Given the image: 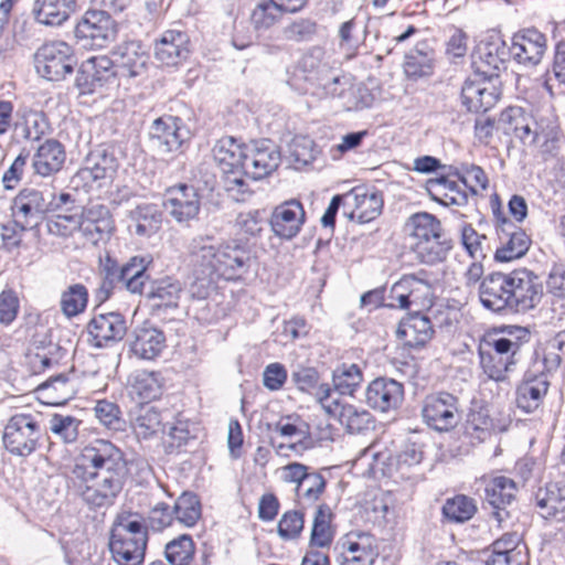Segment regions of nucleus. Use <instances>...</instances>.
Wrapping results in <instances>:
<instances>
[{
	"mask_svg": "<svg viewBox=\"0 0 565 565\" xmlns=\"http://www.w3.org/2000/svg\"><path fill=\"white\" fill-rule=\"evenodd\" d=\"M531 135L533 145H541L544 151L551 152L559 138L558 117L552 106H543L532 114Z\"/></svg>",
	"mask_w": 565,
	"mask_h": 565,
	"instance_id": "nucleus-27",
	"label": "nucleus"
},
{
	"mask_svg": "<svg viewBox=\"0 0 565 565\" xmlns=\"http://www.w3.org/2000/svg\"><path fill=\"white\" fill-rule=\"evenodd\" d=\"M118 168L116 149L109 145H98L87 153L78 173L83 180L110 181Z\"/></svg>",
	"mask_w": 565,
	"mask_h": 565,
	"instance_id": "nucleus-19",
	"label": "nucleus"
},
{
	"mask_svg": "<svg viewBox=\"0 0 565 565\" xmlns=\"http://www.w3.org/2000/svg\"><path fill=\"white\" fill-rule=\"evenodd\" d=\"M505 56L503 42L482 43L473 55L472 65L479 75L492 78L498 76L499 71L503 67Z\"/></svg>",
	"mask_w": 565,
	"mask_h": 565,
	"instance_id": "nucleus-36",
	"label": "nucleus"
},
{
	"mask_svg": "<svg viewBox=\"0 0 565 565\" xmlns=\"http://www.w3.org/2000/svg\"><path fill=\"white\" fill-rule=\"evenodd\" d=\"M181 291V284L178 280H173L168 277L153 281L150 285L147 296L153 301V306L158 308H175L178 306Z\"/></svg>",
	"mask_w": 565,
	"mask_h": 565,
	"instance_id": "nucleus-46",
	"label": "nucleus"
},
{
	"mask_svg": "<svg viewBox=\"0 0 565 565\" xmlns=\"http://www.w3.org/2000/svg\"><path fill=\"white\" fill-rule=\"evenodd\" d=\"M550 381L544 372L526 373L516 388V405L525 413H532L540 407L547 394Z\"/></svg>",
	"mask_w": 565,
	"mask_h": 565,
	"instance_id": "nucleus-32",
	"label": "nucleus"
},
{
	"mask_svg": "<svg viewBox=\"0 0 565 565\" xmlns=\"http://www.w3.org/2000/svg\"><path fill=\"white\" fill-rule=\"evenodd\" d=\"M454 174L461 181L465 188L469 189L471 195H477L489 185L484 170L476 164L463 163L456 168Z\"/></svg>",
	"mask_w": 565,
	"mask_h": 565,
	"instance_id": "nucleus-56",
	"label": "nucleus"
},
{
	"mask_svg": "<svg viewBox=\"0 0 565 565\" xmlns=\"http://www.w3.org/2000/svg\"><path fill=\"white\" fill-rule=\"evenodd\" d=\"M323 50L315 46L302 55L297 65V71L302 74L305 81L320 85L326 65L322 63Z\"/></svg>",
	"mask_w": 565,
	"mask_h": 565,
	"instance_id": "nucleus-52",
	"label": "nucleus"
},
{
	"mask_svg": "<svg viewBox=\"0 0 565 565\" xmlns=\"http://www.w3.org/2000/svg\"><path fill=\"white\" fill-rule=\"evenodd\" d=\"M86 329L88 342L94 348H107L124 339L127 322L120 312L95 313Z\"/></svg>",
	"mask_w": 565,
	"mask_h": 565,
	"instance_id": "nucleus-16",
	"label": "nucleus"
},
{
	"mask_svg": "<svg viewBox=\"0 0 565 565\" xmlns=\"http://www.w3.org/2000/svg\"><path fill=\"white\" fill-rule=\"evenodd\" d=\"M192 281L189 294L194 299L209 297L217 279L237 280L248 273L252 255L237 241L215 244L212 236H196L189 245Z\"/></svg>",
	"mask_w": 565,
	"mask_h": 565,
	"instance_id": "nucleus-2",
	"label": "nucleus"
},
{
	"mask_svg": "<svg viewBox=\"0 0 565 565\" xmlns=\"http://www.w3.org/2000/svg\"><path fill=\"white\" fill-rule=\"evenodd\" d=\"M194 551L192 537L182 534L166 545L164 554L171 565H189L193 559Z\"/></svg>",
	"mask_w": 565,
	"mask_h": 565,
	"instance_id": "nucleus-54",
	"label": "nucleus"
},
{
	"mask_svg": "<svg viewBox=\"0 0 565 565\" xmlns=\"http://www.w3.org/2000/svg\"><path fill=\"white\" fill-rule=\"evenodd\" d=\"M36 391L43 403L63 405L77 393V380L74 375L61 373L40 384Z\"/></svg>",
	"mask_w": 565,
	"mask_h": 565,
	"instance_id": "nucleus-35",
	"label": "nucleus"
},
{
	"mask_svg": "<svg viewBox=\"0 0 565 565\" xmlns=\"http://www.w3.org/2000/svg\"><path fill=\"white\" fill-rule=\"evenodd\" d=\"M20 312V298L12 288L0 292V327L9 328L17 320Z\"/></svg>",
	"mask_w": 565,
	"mask_h": 565,
	"instance_id": "nucleus-60",
	"label": "nucleus"
},
{
	"mask_svg": "<svg viewBox=\"0 0 565 565\" xmlns=\"http://www.w3.org/2000/svg\"><path fill=\"white\" fill-rule=\"evenodd\" d=\"M166 348L164 333L153 326L137 327L132 332L130 351L139 359L153 360Z\"/></svg>",
	"mask_w": 565,
	"mask_h": 565,
	"instance_id": "nucleus-33",
	"label": "nucleus"
},
{
	"mask_svg": "<svg viewBox=\"0 0 565 565\" xmlns=\"http://www.w3.org/2000/svg\"><path fill=\"white\" fill-rule=\"evenodd\" d=\"M527 335L525 329L508 327L486 334L478 347L480 365L489 379L504 381L518 363L522 339Z\"/></svg>",
	"mask_w": 565,
	"mask_h": 565,
	"instance_id": "nucleus-3",
	"label": "nucleus"
},
{
	"mask_svg": "<svg viewBox=\"0 0 565 565\" xmlns=\"http://www.w3.org/2000/svg\"><path fill=\"white\" fill-rule=\"evenodd\" d=\"M363 373L359 365L343 363L333 372V384L335 390L343 395H352L361 385Z\"/></svg>",
	"mask_w": 565,
	"mask_h": 565,
	"instance_id": "nucleus-53",
	"label": "nucleus"
},
{
	"mask_svg": "<svg viewBox=\"0 0 565 565\" xmlns=\"http://www.w3.org/2000/svg\"><path fill=\"white\" fill-rule=\"evenodd\" d=\"M510 273H492L479 285V299L493 312H510Z\"/></svg>",
	"mask_w": 565,
	"mask_h": 565,
	"instance_id": "nucleus-25",
	"label": "nucleus"
},
{
	"mask_svg": "<svg viewBox=\"0 0 565 565\" xmlns=\"http://www.w3.org/2000/svg\"><path fill=\"white\" fill-rule=\"evenodd\" d=\"M516 491L515 482L504 476L495 477L487 484L484 500L490 505V514L499 526L510 519L509 508L515 500Z\"/></svg>",
	"mask_w": 565,
	"mask_h": 565,
	"instance_id": "nucleus-21",
	"label": "nucleus"
},
{
	"mask_svg": "<svg viewBox=\"0 0 565 565\" xmlns=\"http://www.w3.org/2000/svg\"><path fill=\"white\" fill-rule=\"evenodd\" d=\"M175 520L185 526H193L201 516V504L194 493H182L173 507Z\"/></svg>",
	"mask_w": 565,
	"mask_h": 565,
	"instance_id": "nucleus-58",
	"label": "nucleus"
},
{
	"mask_svg": "<svg viewBox=\"0 0 565 565\" xmlns=\"http://www.w3.org/2000/svg\"><path fill=\"white\" fill-rule=\"evenodd\" d=\"M118 24L104 10H87L75 26V39L83 49H104L115 41Z\"/></svg>",
	"mask_w": 565,
	"mask_h": 565,
	"instance_id": "nucleus-9",
	"label": "nucleus"
},
{
	"mask_svg": "<svg viewBox=\"0 0 565 565\" xmlns=\"http://www.w3.org/2000/svg\"><path fill=\"white\" fill-rule=\"evenodd\" d=\"M128 477L122 450L106 439H94L74 460L70 481L75 492L90 508L114 504Z\"/></svg>",
	"mask_w": 565,
	"mask_h": 565,
	"instance_id": "nucleus-1",
	"label": "nucleus"
},
{
	"mask_svg": "<svg viewBox=\"0 0 565 565\" xmlns=\"http://www.w3.org/2000/svg\"><path fill=\"white\" fill-rule=\"evenodd\" d=\"M303 222L305 211L301 203L290 200L275 207L269 224L276 236L291 239L299 233Z\"/></svg>",
	"mask_w": 565,
	"mask_h": 565,
	"instance_id": "nucleus-26",
	"label": "nucleus"
},
{
	"mask_svg": "<svg viewBox=\"0 0 565 565\" xmlns=\"http://www.w3.org/2000/svg\"><path fill=\"white\" fill-rule=\"evenodd\" d=\"M148 531L146 525L131 515H119L115 521L109 550L115 565H139L146 553Z\"/></svg>",
	"mask_w": 565,
	"mask_h": 565,
	"instance_id": "nucleus-6",
	"label": "nucleus"
},
{
	"mask_svg": "<svg viewBox=\"0 0 565 565\" xmlns=\"http://www.w3.org/2000/svg\"><path fill=\"white\" fill-rule=\"evenodd\" d=\"M246 151L247 143L233 137L221 138L213 148L214 160L223 173V188L236 202H245L253 194L244 180Z\"/></svg>",
	"mask_w": 565,
	"mask_h": 565,
	"instance_id": "nucleus-5",
	"label": "nucleus"
},
{
	"mask_svg": "<svg viewBox=\"0 0 565 565\" xmlns=\"http://www.w3.org/2000/svg\"><path fill=\"white\" fill-rule=\"evenodd\" d=\"M114 68L117 76L136 77L141 75L149 60L142 43L138 40L125 41L117 45L113 53Z\"/></svg>",
	"mask_w": 565,
	"mask_h": 565,
	"instance_id": "nucleus-24",
	"label": "nucleus"
},
{
	"mask_svg": "<svg viewBox=\"0 0 565 565\" xmlns=\"http://www.w3.org/2000/svg\"><path fill=\"white\" fill-rule=\"evenodd\" d=\"M404 399V386L390 377H377L366 387L365 402L374 411L387 413L397 409Z\"/></svg>",
	"mask_w": 565,
	"mask_h": 565,
	"instance_id": "nucleus-22",
	"label": "nucleus"
},
{
	"mask_svg": "<svg viewBox=\"0 0 565 565\" xmlns=\"http://www.w3.org/2000/svg\"><path fill=\"white\" fill-rule=\"evenodd\" d=\"M130 426L138 439H150L162 429L161 413L150 404H139L131 409Z\"/></svg>",
	"mask_w": 565,
	"mask_h": 565,
	"instance_id": "nucleus-38",
	"label": "nucleus"
},
{
	"mask_svg": "<svg viewBox=\"0 0 565 565\" xmlns=\"http://www.w3.org/2000/svg\"><path fill=\"white\" fill-rule=\"evenodd\" d=\"M434 334V329L428 317L415 312L402 320L397 328V337L408 348H423Z\"/></svg>",
	"mask_w": 565,
	"mask_h": 565,
	"instance_id": "nucleus-34",
	"label": "nucleus"
},
{
	"mask_svg": "<svg viewBox=\"0 0 565 565\" xmlns=\"http://www.w3.org/2000/svg\"><path fill=\"white\" fill-rule=\"evenodd\" d=\"M201 201L194 186L179 184L169 188L163 195V207L178 223L195 218L200 212Z\"/></svg>",
	"mask_w": 565,
	"mask_h": 565,
	"instance_id": "nucleus-18",
	"label": "nucleus"
},
{
	"mask_svg": "<svg viewBox=\"0 0 565 565\" xmlns=\"http://www.w3.org/2000/svg\"><path fill=\"white\" fill-rule=\"evenodd\" d=\"M510 312L534 309L543 298V282L533 271L522 268L510 273Z\"/></svg>",
	"mask_w": 565,
	"mask_h": 565,
	"instance_id": "nucleus-12",
	"label": "nucleus"
},
{
	"mask_svg": "<svg viewBox=\"0 0 565 565\" xmlns=\"http://www.w3.org/2000/svg\"><path fill=\"white\" fill-rule=\"evenodd\" d=\"M189 54V36L185 32L167 30L154 45V57L167 66H175Z\"/></svg>",
	"mask_w": 565,
	"mask_h": 565,
	"instance_id": "nucleus-30",
	"label": "nucleus"
},
{
	"mask_svg": "<svg viewBox=\"0 0 565 565\" xmlns=\"http://www.w3.org/2000/svg\"><path fill=\"white\" fill-rule=\"evenodd\" d=\"M289 157L298 164L306 166L316 158L315 142L306 136H296L289 145Z\"/></svg>",
	"mask_w": 565,
	"mask_h": 565,
	"instance_id": "nucleus-64",
	"label": "nucleus"
},
{
	"mask_svg": "<svg viewBox=\"0 0 565 565\" xmlns=\"http://www.w3.org/2000/svg\"><path fill=\"white\" fill-rule=\"evenodd\" d=\"M79 231L93 244L109 236L114 230V221L108 207L94 204L83 210L79 214Z\"/></svg>",
	"mask_w": 565,
	"mask_h": 565,
	"instance_id": "nucleus-28",
	"label": "nucleus"
},
{
	"mask_svg": "<svg viewBox=\"0 0 565 565\" xmlns=\"http://www.w3.org/2000/svg\"><path fill=\"white\" fill-rule=\"evenodd\" d=\"M317 32V22L309 18L295 19L281 29L282 38L296 43L311 41Z\"/></svg>",
	"mask_w": 565,
	"mask_h": 565,
	"instance_id": "nucleus-59",
	"label": "nucleus"
},
{
	"mask_svg": "<svg viewBox=\"0 0 565 565\" xmlns=\"http://www.w3.org/2000/svg\"><path fill=\"white\" fill-rule=\"evenodd\" d=\"M344 200L353 207L350 218L356 220L360 224L369 223L382 213L383 198L379 192L354 188L344 195Z\"/></svg>",
	"mask_w": 565,
	"mask_h": 565,
	"instance_id": "nucleus-29",
	"label": "nucleus"
},
{
	"mask_svg": "<svg viewBox=\"0 0 565 565\" xmlns=\"http://www.w3.org/2000/svg\"><path fill=\"white\" fill-rule=\"evenodd\" d=\"M87 70L92 68L93 76L100 86L108 84L117 76L116 70L114 68L113 60L106 55L93 56L82 63Z\"/></svg>",
	"mask_w": 565,
	"mask_h": 565,
	"instance_id": "nucleus-61",
	"label": "nucleus"
},
{
	"mask_svg": "<svg viewBox=\"0 0 565 565\" xmlns=\"http://www.w3.org/2000/svg\"><path fill=\"white\" fill-rule=\"evenodd\" d=\"M42 428L35 415L15 414L4 426L2 443L6 450L15 457H29L39 447Z\"/></svg>",
	"mask_w": 565,
	"mask_h": 565,
	"instance_id": "nucleus-8",
	"label": "nucleus"
},
{
	"mask_svg": "<svg viewBox=\"0 0 565 565\" xmlns=\"http://www.w3.org/2000/svg\"><path fill=\"white\" fill-rule=\"evenodd\" d=\"M24 126V138L28 140H40L49 129L46 116L42 111L26 109L22 114Z\"/></svg>",
	"mask_w": 565,
	"mask_h": 565,
	"instance_id": "nucleus-62",
	"label": "nucleus"
},
{
	"mask_svg": "<svg viewBox=\"0 0 565 565\" xmlns=\"http://www.w3.org/2000/svg\"><path fill=\"white\" fill-rule=\"evenodd\" d=\"M87 302V288L83 284H73L61 294L60 307L66 318H73L86 309Z\"/></svg>",
	"mask_w": 565,
	"mask_h": 565,
	"instance_id": "nucleus-50",
	"label": "nucleus"
},
{
	"mask_svg": "<svg viewBox=\"0 0 565 565\" xmlns=\"http://www.w3.org/2000/svg\"><path fill=\"white\" fill-rule=\"evenodd\" d=\"M422 416L430 428L449 431L461 419L459 399L448 392L429 394L423 401Z\"/></svg>",
	"mask_w": 565,
	"mask_h": 565,
	"instance_id": "nucleus-11",
	"label": "nucleus"
},
{
	"mask_svg": "<svg viewBox=\"0 0 565 565\" xmlns=\"http://www.w3.org/2000/svg\"><path fill=\"white\" fill-rule=\"evenodd\" d=\"M427 191L434 201L445 206H463L468 203V191L462 189L456 181L449 180L446 177L428 180Z\"/></svg>",
	"mask_w": 565,
	"mask_h": 565,
	"instance_id": "nucleus-40",
	"label": "nucleus"
},
{
	"mask_svg": "<svg viewBox=\"0 0 565 565\" xmlns=\"http://www.w3.org/2000/svg\"><path fill=\"white\" fill-rule=\"evenodd\" d=\"M535 501L544 519L565 521V486L547 483L545 488L537 490Z\"/></svg>",
	"mask_w": 565,
	"mask_h": 565,
	"instance_id": "nucleus-39",
	"label": "nucleus"
},
{
	"mask_svg": "<svg viewBox=\"0 0 565 565\" xmlns=\"http://www.w3.org/2000/svg\"><path fill=\"white\" fill-rule=\"evenodd\" d=\"M497 235L499 246L494 257L498 262H511L521 258L531 246L526 232L507 217L498 220Z\"/></svg>",
	"mask_w": 565,
	"mask_h": 565,
	"instance_id": "nucleus-17",
	"label": "nucleus"
},
{
	"mask_svg": "<svg viewBox=\"0 0 565 565\" xmlns=\"http://www.w3.org/2000/svg\"><path fill=\"white\" fill-rule=\"evenodd\" d=\"M130 220L135 224V233L139 236L156 234L162 223V213L156 204H140L130 211Z\"/></svg>",
	"mask_w": 565,
	"mask_h": 565,
	"instance_id": "nucleus-43",
	"label": "nucleus"
},
{
	"mask_svg": "<svg viewBox=\"0 0 565 565\" xmlns=\"http://www.w3.org/2000/svg\"><path fill=\"white\" fill-rule=\"evenodd\" d=\"M245 177L262 180L271 174L280 164L278 147L269 139L255 140L247 143Z\"/></svg>",
	"mask_w": 565,
	"mask_h": 565,
	"instance_id": "nucleus-15",
	"label": "nucleus"
},
{
	"mask_svg": "<svg viewBox=\"0 0 565 565\" xmlns=\"http://www.w3.org/2000/svg\"><path fill=\"white\" fill-rule=\"evenodd\" d=\"M65 158L63 145L55 139H47L38 148L32 167L36 174L49 177L62 169Z\"/></svg>",
	"mask_w": 565,
	"mask_h": 565,
	"instance_id": "nucleus-37",
	"label": "nucleus"
},
{
	"mask_svg": "<svg viewBox=\"0 0 565 565\" xmlns=\"http://www.w3.org/2000/svg\"><path fill=\"white\" fill-rule=\"evenodd\" d=\"M499 99L497 88L487 81L467 79L461 88L463 106L473 113H486Z\"/></svg>",
	"mask_w": 565,
	"mask_h": 565,
	"instance_id": "nucleus-31",
	"label": "nucleus"
},
{
	"mask_svg": "<svg viewBox=\"0 0 565 565\" xmlns=\"http://www.w3.org/2000/svg\"><path fill=\"white\" fill-rule=\"evenodd\" d=\"M339 422L348 433L361 434L373 428L374 419L370 412L351 404H343L339 411Z\"/></svg>",
	"mask_w": 565,
	"mask_h": 565,
	"instance_id": "nucleus-47",
	"label": "nucleus"
},
{
	"mask_svg": "<svg viewBox=\"0 0 565 565\" xmlns=\"http://www.w3.org/2000/svg\"><path fill=\"white\" fill-rule=\"evenodd\" d=\"M189 138V130L179 117L162 116L149 129L151 147L160 154L177 152Z\"/></svg>",
	"mask_w": 565,
	"mask_h": 565,
	"instance_id": "nucleus-14",
	"label": "nucleus"
},
{
	"mask_svg": "<svg viewBox=\"0 0 565 565\" xmlns=\"http://www.w3.org/2000/svg\"><path fill=\"white\" fill-rule=\"evenodd\" d=\"M74 8V0H36L33 13L39 23L56 26L68 19Z\"/></svg>",
	"mask_w": 565,
	"mask_h": 565,
	"instance_id": "nucleus-41",
	"label": "nucleus"
},
{
	"mask_svg": "<svg viewBox=\"0 0 565 565\" xmlns=\"http://www.w3.org/2000/svg\"><path fill=\"white\" fill-rule=\"evenodd\" d=\"M337 548L341 550L337 558L340 565H373L379 556L376 539L362 531L348 533Z\"/></svg>",
	"mask_w": 565,
	"mask_h": 565,
	"instance_id": "nucleus-13",
	"label": "nucleus"
},
{
	"mask_svg": "<svg viewBox=\"0 0 565 565\" xmlns=\"http://www.w3.org/2000/svg\"><path fill=\"white\" fill-rule=\"evenodd\" d=\"M434 297V277L427 270L406 274L396 281L390 291L388 307L408 309L412 306L420 309L429 307Z\"/></svg>",
	"mask_w": 565,
	"mask_h": 565,
	"instance_id": "nucleus-7",
	"label": "nucleus"
},
{
	"mask_svg": "<svg viewBox=\"0 0 565 565\" xmlns=\"http://www.w3.org/2000/svg\"><path fill=\"white\" fill-rule=\"evenodd\" d=\"M501 121L507 125L504 128L507 134H513L524 145H533L531 114H526L520 107H510L502 113Z\"/></svg>",
	"mask_w": 565,
	"mask_h": 565,
	"instance_id": "nucleus-45",
	"label": "nucleus"
},
{
	"mask_svg": "<svg viewBox=\"0 0 565 565\" xmlns=\"http://www.w3.org/2000/svg\"><path fill=\"white\" fill-rule=\"evenodd\" d=\"M151 259L147 256H134L127 263L121 265V286L132 294H140L146 281L149 279L147 274Z\"/></svg>",
	"mask_w": 565,
	"mask_h": 565,
	"instance_id": "nucleus-42",
	"label": "nucleus"
},
{
	"mask_svg": "<svg viewBox=\"0 0 565 565\" xmlns=\"http://www.w3.org/2000/svg\"><path fill=\"white\" fill-rule=\"evenodd\" d=\"M433 51L428 49L426 43H422L406 54L404 72L408 78L426 77L433 74Z\"/></svg>",
	"mask_w": 565,
	"mask_h": 565,
	"instance_id": "nucleus-44",
	"label": "nucleus"
},
{
	"mask_svg": "<svg viewBox=\"0 0 565 565\" xmlns=\"http://www.w3.org/2000/svg\"><path fill=\"white\" fill-rule=\"evenodd\" d=\"M477 511L473 499L467 495H456L448 499L443 507L444 515L452 522L462 523L470 520Z\"/></svg>",
	"mask_w": 565,
	"mask_h": 565,
	"instance_id": "nucleus-57",
	"label": "nucleus"
},
{
	"mask_svg": "<svg viewBox=\"0 0 565 565\" xmlns=\"http://www.w3.org/2000/svg\"><path fill=\"white\" fill-rule=\"evenodd\" d=\"M326 489V479L321 473L312 471L306 475L296 488L297 495L308 502H316Z\"/></svg>",
	"mask_w": 565,
	"mask_h": 565,
	"instance_id": "nucleus-63",
	"label": "nucleus"
},
{
	"mask_svg": "<svg viewBox=\"0 0 565 565\" xmlns=\"http://www.w3.org/2000/svg\"><path fill=\"white\" fill-rule=\"evenodd\" d=\"M93 411L95 418L107 429L114 431H121L125 429L126 422L116 403L107 399H99L96 402Z\"/></svg>",
	"mask_w": 565,
	"mask_h": 565,
	"instance_id": "nucleus-55",
	"label": "nucleus"
},
{
	"mask_svg": "<svg viewBox=\"0 0 565 565\" xmlns=\"http://www.w3.org/2000/svg\"><path fill=\"white\" fill-rule=\"evenodd\" d=\"M331 510L327 504L318 507L311 529L310 545L327 547L332 543L333 530L331 529Z\"/></svg>",
	"mask_w": 565,
	"mask_h": 565,
	"instance_id": "nucleus-48",
	"label": "nucleus"
},
{
	"mask_svg": "<svg viewBox=\"0 0 565 565\" xmlns=\"http://www.w3.org/2000/svg\"><path fill=\"white\" fill-rule=\"evenodd\" d=\"M404 231L411 241L413 252L422 263H440L451 249L450 241L444 237L440 221L428 212L412 214L404 225Z\"/></svg>",
	"mask_w": 565,
	"mask_h": 565,
	"instance_id": "nucleus-4",
	"label": "nucleus"
},
{
	"mask_svg": "<svg viewBox=\"0 0 565 565\" xmlns=\"http://www.w3.org/2000/svg\"><path fill=\"white\" fill-rule=\"evenodd\" d=\"M130 394L140 399H154L161 394V383L154 372L136 371L130 377Z\"/></svg>",
	"mask_w": 565,
	"mask_h": 565,
	"instance_id": "nucleus-49",
	"label": "nucleus"
},
{
	"mask_svg": "<svg viewBox=\"0 0 565 565\" xmlns=\"http://www.w3.org/2000/svg\"><path fill=\"white\" fill-rule=\"evenodd\" d=\"M82 422L71 415L53 414L49 418L50 431L63 444H74L78 439Z\"/></svg>",
	"mask_w": 565,
	"mask_h": 565,
	"instance_id": "nucleus-51",
	"label": "nucleus"
},
{
	"mask_svg": "<svg viewBox=\"0 0 565 565\" xmlns=\"http://www.w3.org/2000/svg\"><path fill=\"white\" fill-rule=\"evenodd\" d=\"M76 63L73 49L63 41L45 43L35 53L36 71L49 81L63 79Z\"/></svg>",
	"mask_w": 565,
	"mask_h": 565,
	"instance_id": "nucleus-10",
	"label": "nucleus"
},
{
	"mask_svg": "<svg viewBox=\"0 0 565 565\" xmlns=\"http://www.w3.org/2000/svg\"><path fill=\"white\" fill-rule=\"evenodd\" d=\"M546 47V36L542 32L525 29L513 35L509 52L519 64L533 67L541 63Z\"/></svg>",
	"mask_w": 565,
	"mask_h": 565,
	"instance_id": "nucleus-20",
	"label": "nucleus"
},
{
	"mask_svg": "<svg viewBox=\"0 0 565 565\" xmlns=\"http://www.w3.org/2000/svg\"><path fill=\"white\" fill-rule=\"evenodd\" d=\"M12 216L18 217L24 226H38L49 213L46 193L36 189L21 190L13 199Z\"/></svg>",
	"mask_w": 565,
	"mask_h": 565,
	"instance_id": "nucleus-23",
	"label": "nucleus"
}]
</instances>
